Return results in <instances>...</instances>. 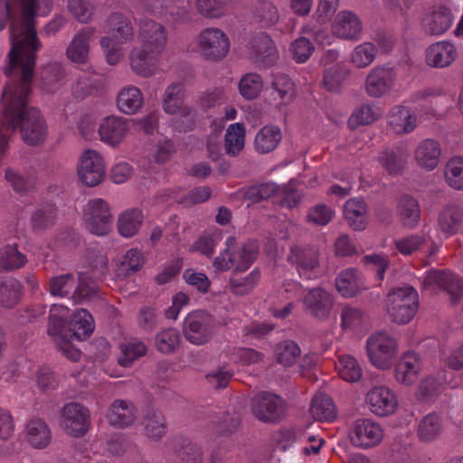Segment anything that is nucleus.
Here are the masks:
<instances>
[{
    "label": "nucleus",
    "instance_id": "f257e3e1",
    "mask_svg": "<svg viewBox=\"0 0 463 463\" xmlns=\"http://www.w3.org/2000/svg\"><path fill=\"white\" fill-rule=\"evenodd\" d=\"M34 65L11 64L5 69L8 80L3 90L4 132L9 137L19 129L22 139L29 146L44 142L48 129L46 122L38 109L28 107L32 92Z\"/></svg>",
    "mask_w": 463,
    "mask_h": 463
},
{
    "label": "nucleus",
    "instance_id": "f03ea898",
    "mask_svg": "<svg viewBox=\"0 0 463 463\" xmlns=\"http://www.w3.org/2000/svg\"><path fill=\"white\" fill-rule=\"evenodd\" d=\"M20 4V12L10 24L9 63L11 69L17 64L35 65L36 52L42 43L37 37V16H47L53 5V0H14Z\"/></svg>",
    "mask_w": 463,
    "mask_h": 463
},
{
    "label": "nucleus",
    "instance_id": "7ed1b4c3",
    "mask_svg": "<svg viewBox=\"0 0 463 463\" xmlns=\"http://www.w3.org/2000/svg\"><path fill=\"white\" fill-rule=\"evenodd\" d=\"M103 28L108 35L100 38V47L107 62L116 65L125 56L123 44L131 43L134 39V28L129 18L119 12L111 13L105 20Z\"/></svg>",
    "mask_w": 463,
    "mask_h": 463
},
{
    "label": "nucleus",
    "instance_id": "20e7f679",
    "mask_svg": "<svg viewBox=\"0 0 463 463\" xmlns=\"http://www.w3.org/2000/svg\"><path fill=\"white\" fill-rule=\"evenodd\" d=\"M258 251L255 241L239 245L236 238L230 236L225 241V249L214 259L213 266L220 271L233 267L235 272H243L255 261Z\"/></svg>",
    "mask_w": 463,
    "mask_h": 463
},
{
    "label": "nucleus",
    "instance_id": "39448f33",
    "mask_svg": "<svg viewBox=\"0 0 463 463\" xmlns=\"http://www.w3.org/2000/svg\"><path fill=\"white\" fill-rule=\"evenodd\" d=\"M418 304V293L411 286L393 288L386 298L387 313L399 325H405L414 317Z\"/></svg>",
    "mask_w": 463,
    "mask_h": 463
},
{
    "label": "nucleus",
    "instance_id": "423d86ee",
    "mask_svg": "<svg viewBox=\"0 0 463 463\" xmlns=\"http://www.w3.org/2000/svg\"><path fill=\"white\" fill-rule=\"evenodd\" d=\"M367 356L370 363L381 370L390 369L399 348L396 339L384 331L371 335L366 340Z\"/></svg>",
    "mask_w": 463,
    "mask_h": 463
},
{
    "label": "nucleus",
    "instance_id": "0eeeda50",
    "mask_svg": "<svg viewBox=\"0 0 463 463\" xmlns=\"http://www.w3.org/2000/svg\"><path fill=\"white\" fill-rule=\"evenodd\" d=\"M196 47L205 60L219 61L229 53L231 42L225 32L217 27H207L195 39Z\"/></svg>",
    "mask_w": 463,
    "mask_h": 463
},
{
    "label": "nucleus",
    "instance_id": "6e6552de",
    "mask_svg": "<svg viewBox=\"0 0 463 463\" xmlns=\"http://www.w3.org/2000/svg\"><path fill=\"white\" fill-rule=\"evenodd\" d=\"M214 329V318L204 311L191 312L184 321V335L193 345H201L209 342Z\"/></svg>",
    "mask_w": 463,
    "mask_h": 463
},
{
    "label": "nucleus",
    "instance_id": "1a4fd4ad",
    "mask_svg": "<svg viewBox=\"0 0 463 463\" xmlns=\"http://www.w3.org/2000/svg\"><path fill=\"white\" fill-rule=\"evenodd\" d=\"M184 87L181 82H174L166 87L163 96V109L170 115H177L184 126L178 127L180 130L191 128L194 122V109L184 105Z\"/></svg>",
    "mask_w": 463,
    "mask_h": 463
},
{
    "label": "nucleus",
    "instance_id": "9d476101",
    "mask_svg": "<svg viewBox=\"0 0 463 463\" xmlns=\"http://www.w3.org/2000/svg\"><path fill=\"white\" fill-rule=\"evenodd\" d=\"M435 235L437 232L432 228H424L420 232L410 234L394 240V246L397 251L404 256H410L428 246V255H435L440 246L441 241Z\"/></svg>",
    "mask_w": 463,
    "mask_h": 463
},
{
    "label": "nucleus",
    "instance_id": "9b49d317",
    "mask_svg": "<svg viewBox=\"0 0 463 463\" xmlns=\"http://www.w3.org/2000/svg\"><path fill=\"white\" fill-rule=\"evenodd\" d=\"M77 174L80 183L86 186L93 187L99 184L105 176V162L102 156L96 150L84 151L79 157Z\"/></svg>",
    "mask_w": 463,
    "mask_h": 463
},
{
    "label": "nucleus",
    "instance_id": "f8f14e48",
    "mask_svg": "<svg viewBox=\"0 0 463 463\" xmlns=\"http://www.w3.org/2000/svg\"><path fill=\"white\" fill-rule=\"evenodd\" d=\"M87 229L93 234L104 236L111 230L112 215L106 201L96 198L89 201L84 208Z\"/></svg>",
    "mask_w": 463,
    "mask_h": 463
},
{
    "label": "nucleus",
    "instance_id": "ddd939ff",
    "mask_svg": "<svg viewBox=\"0 0 463 463\" xmlns=\"http://www.w3.org/2000/svg\"><path fill=\"white\" fill-rule=\"evenodd\" d=\"M286 412L284 400L277 394L262 392L252 399V413L260 420L264 422H276Z\"/></svg>",
    "mask_w": 463,
    "mask_h": 463
},
{
    "label": "nucleus",
    "instance_id": "4468645a",
    "mask_svg": "<svg viewBox=\"0 0 463 463\" xmlns=\"http://www.w3.org/2000/svg\"><path fill=\"white\" fill-rule=\"evenodd\" d=\"M396 80L397 73L394 69L387 66H374L365 78L364 90L371 98H382L392 90Z\"/></svg>",
    "mask_w": 463,
    "mask_h": 463
},
{
    "label": "nucleus",
    "instance_id": "2eb2a0df",
    "mask_svg": "<svg viewBox=\"0 0 463 463\" xmlns=\"http://www.w3.org/2000/svg\"><path fill=\"white\" fill-rule=\"evenodd\" d=\"M384 431L380 423L371 419H358L354 421L349 436L352 444L361 449H370L379 445Z\"/></svg>",
    "mask_w": 463,
    "mask_h": 463
},
{
    "label": "nucleus",
    "instance_id": "dca6fc26",
    "mask_svg": "<svg viewBox=\"0 0 463 463\" xmlns=\"http://www.w3.org/2000/svg\"><path fill=\"white\" fill-rule=\"evenodd\" d=\"M90 411L82 404L70 402L63 406L61 413V426L71 436L84 435L90 426Z\"/></svg>",
    "mask_w": 463,
    "mask_h": 463
},
{
    "label": "nucleus",
    "instance_id": "f3484780",
    "mask_svg": "<svg viewBox=\"0 0 463 463\" xmlns=\"http://www.w3.org/2000/svg\"><path fill=\"white\" fill-rule=\"evenodd\" d=\"M364 402L376 416L385 417L395 412L398 407L396 394L387 386L378 385L368 390Z\"/></svg>",
    "mask_w": 463,
    "mask_h": 463
},
{
    "label": "nucleus",
    "instance_id": "a211bd4d",
    "mask_svg": "<svg viewBox=\"0 0 463 463\" xmlns=\"http://www.w3.org/2000/svg\"><path fill=\"white\" fill-rule=\"evenodd\" d=\"M167 40V30L162 24L147 18L139 22L137 41L140 46L162 53Z\"/></svg>",
    "mask_w": 463,
    "mask_h": 463
},
{
    "label": "nucleus",
    "instance_id": "6ab92c4d",
    "mask_svg": "<svg viewBox=\"0 0 463 463\" xmlns=\"http://www.w3.org/2000/svg\"><path fill=\"white\" fill-rule=\"evenodd\" d=\"M161 54L142 46H134L128 53L130 69L137 76L150 78L158 71V59Z\"/></svg>",
    "mask_w": 463,
    "mask_h": 463
},
{
    "label": "nucleus",
    "instance_id": "aec40b11",
    "mask_svg": "<svg viewBox=\"0 0 463 463\" xmlns=\"http://www.w3.org/2000/svg\"><path fill=\"white\" fill-rule=\"evenodd\" d=\"M303 308L304 311L319 321L327 319L330 316L334 298L331 293L321 288H315L303 297Z\"/></svg>",
    "mask_w": 463,
    "mask_h": 463
},
{
    "label": "nucleus",
    "instance_id": "412c9836",
    "mask_svg": "<svg viewBox=\"0 0 463 463\" xmlns=\"http://www.w3.org/2000/svg\"><path fill=\"white\" fill-rule=\"evenodd\" d=\"M288 260L296 267L299 276L306 279H312L319 274L318 253L313 248L292 247Z\"/></svg>",
    "mask_w": 463,
    "mask_h": 463
},
{
    "label": "nucleus",
    "instance_id": "4be33fe9",
    "mask_svg": "<svg viewBox=\"0 0 463 463\" xmlns=\"http://www.w3.org/2000/svg\"><path fill=\"white\" fill-rule=\"evenodd\" d=\"M425 288H440L447 291L453 302L459 300L463 293V280L445 270H431L423 278Z\"/></svg>",
    "mask_w": 463,
    "mask_h": 463
},
{
    "label": "nucleus",
    "instance_id": "5701e85b",
    "mask_svg": "<svg viewBox=\"0 0 463 463\" xmlns=\"http://www.w3.org/2000/svg\"><path fill=\"white\" fill-rule=\"evenodd\" d=\"M96 33L95 27H84L78 31L66 49L68 59L78 64L88 61L90 51V42Z\"/></svg>",
    "mask_w": 463,
    "mask_h": 463
},
{
    "label": "nucleus",
    "instance_id": "b1692460",
    "mask_svg": "<svg viewBox=\"0 0 463 463\" xmlns=\"http://www.w3.org/2000/svg\"><path fill=\"white\" fill-rule=\"evenodd\" d=\"M332 33L340 39L358 40L363 33L362 21L351 11H341L334 19Z\"/></svg>",
    "mask_w": 463,
    "mask_h": 463
},
{
    "label": "nucleus",
    "instance_id": "393cba45",
    "mask_svg": "<svg viewBox=\"0 0 463 463\" xmlns=\"http://www.w3.org/2000/svg\"><path fill=\"white\" fill-rule=\"evenodd\" d=\"M458 56L457 48L448 41H439L430 44L425 51V62L428 66L442 69L451 65Z\"/></svg>",
    "mask_w": 463,
    "mask_h": 463
},
{
    "label": "nucleus",
    "instance_id": "a878e982",
    "mask_svg": "<svg viewBox=\"0 0 463 463\" xmlns=\"http://www.w3.org/2000/svg\"><path fill=\"white\" fill-rule=\"evenodd\" d=\"M128 131L126 118L116 116L104 118L99 127V135L102 142L111 146H118Z\"/></svg>",
    "mask_w": 463,
    "mask_h": 463
},
{
    "label": "nucleus",
    "instance_id": "bb28decb",
    "mask_svg": "<svg viewBox=\"0 0 463 463\" xmlns=\"http://www.w3.org/2000/svg\"><path fill=\"white\" fill-rule=\"evenodd\" d=\"M421 369L422 362L420 355L414 352H407L396 364L395 379L398 383L410 386L417 381Z\"/></svg>",
    "mask_w": 463,
    "mask_h": 463
},
{
    "label": "nucleus",
    "instance_id": "cd10ccee",
    "mask_svg": "<svg viewBox=\"0 0 463 463\" xmlns=\"http://www.w3.org/2000/svg\"><path fill=\"white\" fill-rule=\"evenodd\" d=\"M335 287L341 296L352 298L366 288L364 279L360 270L347 268L336 276Z\"/></svg>",
    "mask_w": 463,
    "mask_h": 463
},
{
    "label": "nucleus",
    "instance_id": "c85d7f7f",
    "mask_svg": "<svg viewBox=\"0 0 463 463\" xmlns=\"http://www.w3.org/2000/svg\"><path fill=\"white\" fill-rule=\"evenodd\" d=\"M449 374L445 371L439 372L437 377L432 375L425 377L420 383L416 395L420 400L429 401L438 396L442 391L444 384L447 383L452 388L458 386L460 383L459 379H449Z\"/></svg>",
    "mask_w": 463,
    "mask_h": 463
},
{
    "label": "nucleus",
    "instance_id": "c756f323",
    "mask_svg": "<svg viewBox=\"0 0 463 463\" xmlns=\"http://www.w3.org/2000/svg\"><path fill=\"white\" fill-rule=\"evenodd\" d=\"M24 439L36 449H43L52 442V431L48 424L41 419H31L24 426Z\"/></svg>",
    "mask_w": 463,
    "mask_h": 463
},
{
    "label": "nucleus",
    "instance_id": "7c9ffc66",
    "mask_svg": "<svg viewBox=\"0 0 463 463\" xmlns=\"http://www.w3.org/2000/svg\"><path fill=\"white\" fill-rule=\"evenodd\" d=\"M441 155L440 146L434 139L420 141L414 150V160L417 165L427 171L435 169Z\"/></svg>",
    "mask_w": 463,
    "mask_h": 463
},
{
    "label": "nucleus",
    "instance_id": "2f4dec72",
    "mask_svg": "<svg viewBox=\"0 0 463 463\" xmlns=\"http://www.w3.org/2000/svg\"><path fill=\"white\" fill-rule=\"evenodd\" d=\"M463 223V203H453L446 205L439 213L438 225L439 230L451 236L457 233Z\"/></svg>",
    "mask_w": 463,
    "mask_h": 463
},
{
    "label": "nucleus",
    "instance_id": "473e14b6",
    "mask_svg": "<svg viewBox=\"0 0 463 463\" xmlns=\"http://www.w3.org/2000/svg\"><path fill=\"white\" fill-rule=\"evenodd\" d=\"M416 123L415 114L407 107L395 106L389 112L388 124L396 134L412 132L416 128Z\"/></svg>",
    "mask_w": 463,
    "mask_h": 463
},
{
    "label": "nucleus",
    "instance_id": "72a5a7b5",
    "mask_svg": "<svg viewBox=\"0 0 463 463\" xmlns=\"http://www.w3.org/2000/svg\"><path fill=\"white\" fill-rule=\"evenodd\" d=\"M453 22L454 15L451 11L445 6H440L425 17L423 26L427 33L439 36L451 27Z\"/></svg>",
    "mask_w": 463,
    "mask_h": 463
},
{
    "label": "nucleus",
    "instance_id": "f704fd0d",
    "mask_svg": "<svg viewBox=\"0 0 463 463\" xmlns=\"http://www.w3.org/2000/svg\"><path fill=\"white\" fill-rule=\"evenodd\" d=\"M107 418L109 422L118 428L131 425L137 418V410L132 402L116 400L110 406Z\"/></svg>",
    "mask_w": 463,
    "mask_h": 463
},
{
    "label": "nucleus",
    "instance_id": "c9c22d12",
    "mask_svg": "<svg viewBox=\"0 0 463 463\" xmlns=\"http://www.w3.org/2000/svg\"><path fill=\"white\" fill-rule=\"evenodd\" d=\"M143 104V93L136 86H125L118 93L117 107L124 114L133 115L137 113L142 109Z\"/></svg>",
    "mask_w": 463,
    "mask_h": 463
},
{
    "label": "nucleus",
    "instance_id": "e433bc0d",
    "mask_svg": "<svg viewBox=\"0 0 463 463\" xmlns=\"http://www.w3.org/2000/svg\"><path fill=\"white\" fill-rule=\"evenodd\" d=\"M408 151L404 146L387 148L382 151L377 160L390 175H398L405 168Z\"/></svg>",
    "mask_w": 463,
    "mask_h": 463
},
{
    "label": "nucleus",
    "instance_id": "4c0bfd02",
    "mask_svg": "<svg viewBox=\"0 0 463 463\" xmlns=\"http://www.w3.org/2000/svg\"><path fill=\"white\" fill-rule=\"evenodd\" d=\"M143 222L144 213L141 209L128 208L121 212L118 217V233L125 238H131L139 232Z\"/></svg>",
    "mask_w": 463,
    "mask_h": 463
},
{
    "label": "nucleus",
    "instance_id": "58836bf2",
    "mask_svg": "<svg viewBox=\"0 0 463 463\" xmlns=\"http://www.w3.org/2000/svg\"><path fill=\"white\" fill-rule=\"evenodd\" d=\"M282 133L276 126H265L255 136L254 146L258 153L268 154L273 151L280 143Z\"/></svg>",
    "mask_w": 463,
    "mask_h": 463
},
{
    "label": "nucleus",
    "instance_id": "ea45409f",
    "mask_svg": "<svg viewBox=\"0 0 463 463\" xmlns=\"http://www.w3.org/2000/svg\"><path fill=\"white\" fill-rule=\"evenodd\" d=\"M344 213L349 225L354 230H363L366 225L367 206L358 198H352L345 203Z\"/></svg>",
    "mask_w": 463,
    "mask_h": 463
},
{
    "label": "nucleus",
    "instance_id": "a19ab883",
    "mask_svg": "<svg viewBox=\"0 0 463 463\" xmlns=\"http://www.w3.org/2000/svg\"><path fill=\"white\" fill-rule=\"evenodd\" d=\"M398 214L406 227H415L420 218L419 203L410 195L402 196L398 203Z\"/></svg>",
    "mask_w": 463,
    "mask_h": 463
},
{
    "label": "nucleus",
    "instance_id": "79ce46f5",
    "mask_svg": "<svg viewBox=\"0 0 463 463\" xmlns=\"http://www.w3.org/2000/svg\"><path fill=\"white\" fill-rule=\"evenodd\" d=\"M167 427L163 414L159 411H149L143 420V432L153 441L160 440L166 434Z\"/></svg>",
    "mask_w": 463,
    "mask_h": 463
},
{
    "label": "nucleus",
    "instance_id": "37998d69",
    "mask_svg": "<svg viewBox=\"0 0 463 463\" xmlns=\"http://www.w3.org/2000/svg\"><path fill=\"white\" fill-rule=\"evenodd\" d=\"M377 52L378 48L374 43L364 42L353 49L349 61L357 69H364L374 61Z\"/></svg>",
    "mask_w": 463,
    "mask_h": 463
},
{
    "label": "nucleus",
    "instance_id": "c03bdc74",
    "mask_svg": "<svg viewBox=\"0 0 463 463\" xmlns=\"http://www.w3.org/2000/svg\"><path fill=\"white\" fill-rule=\"evenodd\" d=\"M443 430V420L436 413L424 416L418 424V436L422 441L429 442L438 438Z\"/></svg>",
    "mask_w": 463,
    "mask_h": 463
},
{
    "label": "nucleus",
    "instance_id": "a18cd8bd",
    "mask_svg": "<svg viewBox=\"0 0 463 463\" xmlns=\"http://www.w3.org/2000/svg\"><path fill=\"white\" fill-rule=\"evenodd\" d=\"M310 412L317 420L332 421L336 418V409L333 400L325 393H318L313 399Z\"/></svg>",
    "mask_w": 463,
    "mask_h": 463
},
{
    "label": "nucleus",
    "instance_id": "49530a36",
    "mask_svg": "<svg viewBox=\"0 0 463 463\" xmlns=\"http://www.w3.org/2000/svg\"><path fill=\"white\" fill-rule=\"evenodd\" d=\"M340 377L349 383L358 382L363 375V370L358 361L352 355L343 354L335 364Z\"/></svg>",
    "mask_w": 463,
    "mask_h": 463
},
{
    "label": "nucleus",
    "instance_id": "de8ad7c7",
    "mask_svg": "<svg viewBox=\"0 0 463 463\" xmlns=\"http://www.w3.org/2000/svg\"><path fill=\"white\" fill-rule=\"evenodd\" d=\"M245 128L241 123L231 124L224 137L226 153L231 156H237L244 147Z\"/></svg>",
    "mask_w": 463,
    "mask_h": 463
},
{
    "label": "nucleus",
    "instance_id": "09e8293b",
    "mask_svg": "<svg viewBox=\"0 0 463 463\" xmlns=\"http://www.w3.org/2000/svg\"><path fill=\"white\" fill-rule=\"evenodd\" d=\"M66 7L71 16L80 24H90L96 14V5L90 0H66Z\"/></svg>",
    "mask_w": 463,
    "mask_h": 463
},
{
    "label": "nucleus",
    "instance_id": "8fccbe9b",
    "mask_svg": "<svg viewBox=\"0 0 463 463\" xmlns=\"http://www.w3.org/2000/svg\"><path fill=\"white\" fill-rule=\"evenodd\" d=\"M70 310L60 305H53L50 309L48 334L50 336H59L67 332Z\"/></svg>",
    "mask_w": 463,
    "mask_h": 463
},
{
    "label": "nucleus",
    "instance_id": "3c124183",
    "mask_svg": "<svg viewBox=\"0 0 463 463\" xmlns=\"http://www.w3.org/2000/svg\"><path fill=\"white\" fill-rule=\"evenodd\" d=\"M71 326L72 331L71 335L79 340H82L93 332L94 320L86 309H80L74 314Z\"/></svg>",
    "mask_w": 463,
    "mask_h": 463
},
{
    "label": "nucleus",
    "instance_id": "603ef678",
    "mask_svg": "<svg viewBox=\"0 0 463 463\" xmlns=\"http://www.w3.org/2000/svg\"><path fill=\"white\" fill-rule=\"evenodd\" d=\"M381 115L382 110L379 107L371 104H364L354 111L348 119V125L351 128L369 125L377 120Z\"/></svg>",
    "mask_w": 463,
    "mask_h": 463
},
{
    "label": "nucleus",
    "instance_id": "864d4df0",
    "mask_svg": "<svg viewBox=\"0 0 463 463\" xmlns=\"http://www.w3.org/2000/svg\"><path fill=\"white\" fill-rule=\"evenodd\" d=\"M229 0H195L198 14L208 19H219L225 15Z\"/></svg>",
    "mask_w": 463,
    "mask_h": 463
},
{
    "label": "nucleus",
    "instance_id": "5fc2aeb1",
    "mask_svg": "<svg viewBox=\"0 0 463 463\" xmlns=\"http://www.w3.org/2000/svg\"><path fill=\"white\" fill-rule=\"evenodd\" d=\"M98 293V286L92 278L87 273H80L72 299L75 303H82L91 299Z\"/></svg>",
    "mask_w": 463,
    "mask_h": 463
},
{
    "label": "nucleus",
    "instance_id": "6e6d98bb",
    "mask_svg": "<svg viewBox=\"0 0 463 463\" xmlns=\"http://www.w3.org/2000/svg\"><path fill=\"white\" fill-rule=\"evenodd\" d=\"M26 261L25 255L19 252L14 245H8L0 250V269L13 270L20 269Z\"/></svg>",
    "mask_w": 463,
    "mask_h": 463
},
{
    "label": "nucleus",
    "instance_id": "4d7b16f0",
    "mask_svg": "<svg viewBox=\"0 0 463 463\" xmlns=\"http://www.w3.org/2000/svg\"><path fill=\"white\" fill-rule=\"evenodd\" d=\"M446 183L453 189L463 190V158H451L445 167Z\"/></svg>",
    "mask_w": 463,
    "mask_h": 463
},
{
    "label": "nucleus",
    "instance_id": "13d9d810",
    "mask_svg": "<svg viewBox=\"0 0 463 463\" xmlns=\"http://www.w3.org/2000/svg\"><path fill=\"white\" fill-rule=\"evenodd\" d=\"M77 284V279L72 274H64L53 277L50 279V293L55 297H66L74 292Z\"/></svg>",
    "mask_w": 463,
    "mask_h": 463
},
{
    "label": "nucleus",
    "instance_id": "bf43d9fd",
    "mask_svg": "<svg viewBox=\"0 0 463 463\" xmlns=\"http://www.w3.org/2000/svg\"><path fill=\"white\" fill-rule=\"evenodd\" d=\"M367 322L365 314L355 307H345L341 313V326L345 330L356 331L363 328Z\"/></svg>",
    "mask_w": 463,
    "mask_h": 463
},
{
    "label": "nucleus",
    "instance_id": "052dcab7",
    "mask_svg": "<svg viewBox=\"0 0 463 463\" xmlns=\"http://www.w3.org/2000/svg\"><path fill=\"white\" fill-rule=\"evenodd\" d=\"M277 360L284 366H291L298 361L301 351L299 346L291 340L279 344L275 349Z\"/></svg>",
    "mask_w": 463,
    "mask_h": 463
},
{
    "label": "nucleus",
    "instance_id": "680f3d73",
    "mask_svg": "<svg viewBox=\"0 0 463 463\" xmlns=\"http://www.w3.org/2000/svg\"><path fill=\"white\" fill-rule=\"evenodd\" d=\"M262 87V80L260 76L256 73H248L244 75L239 83L240 93L247 99L257 98L260 93Z\"/></svg>",
    "mask_w": 463,
    "mask_h": 463
},
{
    "label": "nucleus",
    "instance_id": "e2e57ef3",
    "mask_svg": "<svg viewBox=\"0 0 463 463\" xmlns=\"http://www.w3.org/2000/svg\"><path fill=\"white\" fill-rule=\"evenodd\" d=\"M302 434L303 430L300 428L287 429L277 432L273 438L276 449L282 452L289 450L295 444H299V436Z\"/></svg>",
    "mask_w": 463,
    "mask_h": 463
},
{
    "label": "nucleus",
    "instance_id": "0e129e2a",
    "mask_svg": "<svg viewBox=\"0 0 463 463\" xmlns=\"http://www.w3.org/2000/svg\"><path fill=\"white\" fill-rule=\"evenodd\" d=\"M260 279V271L253 269L247 276L242 278L232 277L229 285L231 290L237 295H245L250 292L257 285Z\"/></svg>",
    "mask_w": 463,
    "mask_h": 463
},
{
    "label": "nucleus",
    "instance_id": "69168bd1",
    "mask_svg": "<svg viewBox=\"0 0 463 463\" xmlns=\"http://www.w3.org/2000/svg\"><path fill=\"white\" fill-rule=\"evenodd\" d=\"M120 350L121 355L118 357V364L124 367L130 366L136 359L146 353V345L139 341L121 345Z\"/></svg>",
    "mask_w": 463,
    "mask_h": 463
},
{
    "label": "nucleus",
    "instance_id": "338daca9",
    "mask_svg": "<svg viewBox=\"0 0 463 463\" xmlns=\"http://www.w3.org/2000/svg\"><path fill=\"white\" fill-rule=\"evenodd\" d=\"M272 95L274 99H279L282 101H288L294 93V84L292 80L285 74L276 73L272 80Z\"/></svg>",
    "mask_w": 463,
    "mask_h": 463
},
{
    "label": "nucleus",
    "instance_id": "774afa93",
    "mask_svg": "<svg viewBox=\"0 0 463 463\" xmlns=\"http://www.w3.org/2000/svg\"><path fill=\"white\" fill-rule=\"evenodd\" d=\"M335 216V211L325 203H317L309 208L307 213V222L317 226L328 224Z\"/></svg>",
    "mask_w": 463,
    "mask_h": 463
}]
</instances>
